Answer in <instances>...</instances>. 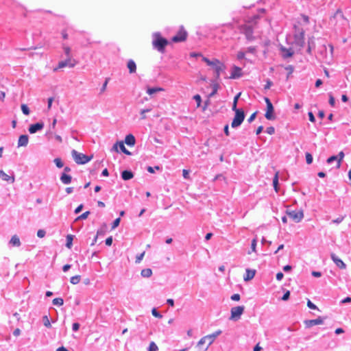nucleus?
<instances>
[{
    "label": "nucleus",
    "instance_id": "obj_1",
    "mask_svg": "<svg viewBox=\"0 0 351 351\" xmlns=\"http://www.w3.org/2000/svg\"><path fill=\"white\" fill-rule=\"evenodd\" d=\"M258 19V16L255 15L247 21H245L244 24L239 26L240 32L245 36L247 40H253L254 39L253 36V29L256 25Z\"/></svg>",
    "mask_w": 351,
    "mask_h": 351
},
{
    "label": "nucleus",
    "instance_id": "obj_2",
    "mask_svg": "<svg viewBox=\"0 0 351 351\" xmlns=\"http://www.w3.org/2000/svg\"><path fill=\"white\" fill-rule=\"evenodd\" d=\"M71 156L77 165H84L93 158V155L86 156L73 149L71 151Z\"/></svg>",
    "mask_w": 351,
    "mask_h": 351
},
{
    "label": "nucleus",
    "instance_id": "obj_3",
    "mask_svg": "<svg viewBox=\"0 0 351 351\" xmlns=\"http://www.w3.org/2000/svg\"><path fill=\"white\" fill-rule=\"evenodd\" d=\"M168 43V40L158 34L155 36V38L152 41V45L154 48L161 53L165 52V49Z\"/></svg>",
    "mask_w": 351,
    "mask_h": 351
},
{
    "label": "nucleus",
    "instance_id": "obj_4",
    "mask_svg": "<svg viewBox=\"0 0 351 351\" xmlns=\"http://www.w3.org/2000/svg\"><path fill=\"white\" fill-rule=\"evenodd\" d=\"M234 112L235 115L231 123L232 128H237L239 126L245 119L243 110H237Z\"/></svg>",
    "mask_w": 351,
    "mask_h": 351
},
{
    "label": "nucleus",
    "instance_id": "obj_5",
    "mask_svg": "<svg viewBox=\"0 0 351 351\" xmlns=\"http://www.w3.org/2000/svg\"><path fill=\"white\" fill-rule=\"evenodd\" d=\"M187 36H188L187 32L184 29L183 26H181L179 29V31L176 34V35H175L174 36L172 37L171 40L173 43L184 42L186 40Z\"/></svg>",
    "mask_w": 351,
    "mask_h": 351
},
{
    "label": "nucleus",
    "instance_id": "obj_6",
    "mask_svg": "<svg viewBox=\"0 0 351 351\" xmlns=\"http://www.w3.org/2000/svg\"><path fill=\"white\" fill-rule=\"evenodd\" d=\"M245 310V307L243 306H237L232 307L230 311V317L231 320H239L243 313Z\"/></svg>",
    "mask_w": 351,
    "mask_h": 351
},
{
    "label": "nucleus",
    "instance_id": "obj_7",
    "mask_svg": "<svg viewBox=\"0 0 351 351\" xmlns=\"http://www.w3.org/2000/svg\"><path fill=\"white\" fill-rule=\"evenodd\" d=\"M77 62L72 58H66L64 61L59 62L58 66L53 69V71H56L58 69L69 66L70 68L74 67L77 64Z\"/></svg>",
    "mask_w": 351,
    "mask_h": 351
},
{
    "label": "nucleus",
    "instance_id": "obj_8",
    "mask_svg": "<svg viewBox=\"0 0 351 351\" xmlns=\"http://www.w3.org/2000/svg\"><path fill=\"white\" fill-rule=\"evenodd\" d=\"M287 215L295 222H300L304 217L302 210H287Z\"/></svg>",
    "mask_w": 351,
    "mask_h": 351
},
{
    "label": "nucleus",
    "instance_id": "obj_9",
    "mask_svg": "<svg viewBox=\"0 0 351 351\" xmlns=\"http://www.w3.org/2000/svg\"><path fill=\"white\" fill-rule=\"evenodd\" d=\"M265 101L267 104V110L265 117L268 120H273L275 119V116L274 114V106L269 98L265 97Z\"/></svg>",
    "mask_w": 351,
    "mask_h": 351
},
{
    "label": "nucleus",
    "instance_id": "obj_10",
    "mask_svg": "<svg viewBox=\"0 0 351 351\" xmlns=\"http://www.w3.org/2000/svg\"><path fill=\"white\" fill-rule=\"evenodd\" d=\"M215 64L214 65H212L211 66L214 69L215 74H216V79L219 80L220 77V74L221 72L224 71L226 69V66L223 63H222L221 61H219L217 59V62H215Z\"/></svg>",
    "mask_w": 351,
    "mask_h": 351
},
{
    "label": "nucleus",
    "instance_id": "obj_11",
    "mask_svg": "<svg viewBox=\"0 0 351 351\" xmlns=\"http://www.w3.org/2000/svg\"><path fill=\"white\" fill-rule=\"evenodd\" d=\"M221 332V330H218L211 335H206L204 337H202L203 340H204L206 344L208 345V347H209L213 343L216 337L219 335H220Z\"/></svg>",
    "mask_w": 351,
    "mask_h": 351
},
{
    "label": "nucleus",
    "instance_id": "obj_12",
    "mask_svg": "<svg viewBox=\"0 0 351 351\" xmlns=\"http://www.w3.org/2000/svg\"><path fill=\"white\" fill-rule=\"evenodd\" d=\"M119 148L120 149V150L123 152L124 154H125L126 155H130L131 153L130 152H129L125 147L124 145V143L123 141H120V142H117L116 143L113 147H112V149L117 152H119Z\"/></svg>",
    "mask_w": 351,
    "mask_h": 351
},
{
    "label": "nucleus",
    "instance_id": "obj_13",
    "mask_svg": "<svg viewBox=\"0 0 351 351\" xmlns=\"http://www.w3.org/2000/svg\"><path fill=\"white\" fill-rule=\"evenodd\" d=\"M243 75L242 69L237 66H233L232 67V71L229 77L230 79H237L239 78Z\"/></svg>",
    "mask_w": 351,
    "mask_h": 351
},
{
    "label": "nucleus",
    "instance_id": "obj_14",
    "mask_svg": "<svg viewBox=\"0 0 351 351\" xmlns=\"http://www.w3.org/2000/svg\"><path fill=\"white\" fill-rule=\"evenodd\" d=\"M331 258L339 268H340L341 269H346V264L343 263V261L341 259H340L338 256H337L334 253L331 254Z\"/></svg>",
    "mask_w": 351,
    "mask_h": 351
},
{
    "label": "nucleus",
    "instance_id": "obj_15",
    "mask_svg": "<svg viewBox=\"0 0 351 351\" xmlns=\"http://www.w3.org/2000/svg\"><path fill=\"white\" fill-rule=\"evenodd\" d=\"M306 327H312L314 325H319L324 323V318L319 317L315 319L306 320L304 322Z\"/></svg>",
    "mask_w": 351,
    "mask_h": 351
},
{
    "label": "nucleus",
    "instance_id": "obj_16",
    "mask_svg": "<svg viewBox=\"0 0 351 351\" xmlns=\"http://www.w3.org/2000/svg\"><path fill=\"white\" fill-rule=\"evenodd\" d=\"M0 178L8 182L14 183L15 178L14 175H8L5 172H4L3 170H0Z\"/></svg>",
    "mask_w": 351,
    "mask_h": 351
},
{
    "label": "nucleus",
    "instance_id": "obj_17",
    "mask_svg": "<svg viewBox=\"0 0 351 351\" xmlns=\"http://www.w3.org/2000/svg\"><path fill=\"white\" fill-rule=\"evenodd\" d=\"M44 127V124L42 122L36 123L35 124H32L29 128V132L31 134H34L37 131L43 129Z\"/></svg>",
    "mask_w": 351,
    "mask_h": 351
},
{
    "label": "nucleus",
    "instance_id": "obj_18",
    "mask_svg": "<svg viewBox=\"0 0 351 351\" xmlns=\"http://www.w3.org/2000/svg\"><path fill=\"white\" fill-rule=\"evenodd\" d=\"M256 274V270L255 269H246L245 270V274L243 277V279L245 281H249L254 278V276Z\"/></svg>",
    "mask_w": 351,
    "mask_h": 351
},
{
    "label": "nucleus",
    "instance_id": "obj_19",
    "mask_svg": "<svg viewBox=\"0 0 351 351\" xmlns=\"http://www.w3.org/2000/svg\"><path fill=\"white\" fill-rule=\"evenodd\" d=\"M29 137L26 134L21 135L18 141L19 147H25L28 144Z\"/></svg>",
    "mask_w": 351,
    "mask_h": 351
},
{
    "label": "nucleus",
    "instance_id": "obj_20",
    "mask_svg": "<svg viewBox=\"0 0 351 351\" xmlns=\"http://www.w3.org/2000/svg\"><path fill=\"white\" fill-rule=\"evenodd\" d=\"M280 51L282 52V56L284 58H290L293 55V51L291 48L287 49L284 47H281Z\"/></svg>",
    "mask_w": 351,
    "mask_h": 351
},
{
    "label": "nucleus",
    "instance_id": "obj_21",
    "mask_svg": "<svg viewBox=\"0 0 351 351\" xmlns=\"http://www.w3.org/2000/svg\"><path fill=\"white\" fill-rule=\"evenodd\" d=\"M196 348L197 349V351H206L208 348V345L205 342L204 340H203V338H202L197 343L196 346Z\"/></svg>",
    "mask_w": 351,
    "mask_h": 351
},
{
    "label": "nucleus",
    "instance_id": "obj_22",
    "mask_svg": "<svg viewBox=\"0 0 351 351\" xmlns=\"http://www.w3.org/2000/svg\"><path fill=\"white\" fill-rule=\"evenodd\" d=\"M61 182L64 184H69L71 182L72 177L66 173H62L60 176Z\"/></svg>",
    "mask_w": 351,
    "mask_h": 351
},
{
    "label": "nucleus",
    "instance_id": "obj_23",
    "mask_svg": "<svg viewBox=\"0 0 351 351\" xmlns=\"http://www.w3.org/2000/svg\"><path fill=\"white\" fill-rule=\"evenodd\" d=\"M134 177V173L128 170H125L121 173V178L123 180H128L132 179Z\"/></svg>",
    "mask_w": 351,
    "mask_h": 351
},
{
    "label": "nucleus",
    "instance_id": "obj_24",
    "mask_svg": "<svg viewBox=\"0 0 351 351\" xmlns=\"http://www.w3.org/2000/svg\"><path fill=\"white\" fill-rule=\"evenodd\" d=\"M127 66L129 69L130 73H134L136 71V65L135 62L133 60H130L128 62Z\"/></svg>",
    "mask_w": 351,
    "mask_h": 351
},
{
    "label": "nucleus",
    "instance_id": "obj_25",
    "mask_svg": "<svg viewBox=\"0 0 351 351\" xmlns=\"http://www.w3.org/2000/svg\"><path fill=\"white\" fill-rule=\"evenodd\" d=\"M10 243L14 247H19L21 245L20 239L17 235H13L10 241Z\"/></svg>",
    "mask_w": 351,
    "mask_h": 351
},
{
    "label": "nucleus",
    "instance_id": "obj_26",
    "mask_svg": "<svg viewBox=\"0 0 351 351\" xmlns=\"http://www.w3.org/2000/svg\"><path fill=\"white\" fill-rule=\"evenodd\" d=\"M135 138L132 134H128L125 136V143L130 146H134L135 144Z\"/></svg>",
    "mask_w": 351,
    "mask_h": 351
},
{
    "label": "nucleus",
    "instance_id": "obj_27",
    "mask_svg": "<svg viewBox=\"0 0 351 351\" xmlns=\"http://www.w3.org/2000/svg\"><path fill=\"white\" fill-rule=\"evenodd\" d=\"M164 88H160V87H154V88H148L147 89V93L149 94V95H152L154 93H158V92H162V91H164Z\"/></svg>",
    "mask_w": 351,
    "mask_h": 351
},
{
    "label": "nucleus",
    "instance_id": "obj_28",
    "mask_svg": "<svg viewBox=\"0 0 351 351\" xmlns=\"http://www.w3.org/2000/svg\"><path fill=\"white\" fill-rule=\"evenodd\" d=\"M278 175H279V172L276 171V173H275V176L274 177V179H273V185H274V188L276 192H278V190H279V188H278Z\"/></svg>",
    "mask_w": 351,
    "mask_h": 351
},
{
    "label": "nucleus",
    "instance_id": "obj_29",
    "mask_svg": "<svg viewBox=\"0 0 351 351\" xmlns=\"http://www.w3.org/2000/svg\"><path fill=\"white\" fill-rule=\"evenodd\" d=\"M241 95V93H239L234 98V100H233V103H232V110L233 111H236L237 110H242L241 108H237V102H238V99L240 97Z\"/></svg>",
    "mask_w": 351,
    "mask_h": 351
},
{
    "label": "nucleus",
    "instance_id": "obj_30",
    "mask_svg": "<svg viewBox=\"0 0 351 351\" xmlns=\"http://www.w3.org/2000/svg\"><path fill=\"white\" fill-rule=\"evenodd\" d=\"M141 274L144 278H149L152 275V271L149 268L143 269L141 271Z\"/></svg>",
    "mask_w": 351,
    "mask_h": 351
},
{
    "label": "nucleus",
    "instance_id": "obj_31",
    "mask_svg": "<svg viewBox=\"0 0 351 351\" xmlns=\"http://www.w3.org/2000/svg\"><path fill=\"white\" fill-rule=\"evenodd\" d=\"M344 158V153L341 151L339 153L337 156V169L340 168L341 162Z\"/></svg>",
    "mask_w": 351,
    "mask_h": 351
},
{
    "label": "nucleus",
    "instance_id": "obj_32",
    "mask_svg": "<svg viewBox=\"0 0 351 351\" xmlns=\"http://www.w3.org/2000/svg\"><path fill=\"white\" fill-rule=\"evenodd\" d=\"M81 280V276L80 275H76L74 276H72L70 279V282L73 285H77L80 282Z\"/></svg>",
    "mask_w": 351,
    "mask_h": 351
},
{
    "label": "nucleus",
    "instance_id": "obj_33",
    "mask_svg": "<svg viewBox=\"0 0 351 351\" xmlns=\"http://www.w3.org/2000/svg\"><path fill=\"white\" fill-rule=\"evenodd\" d=\"M202 60L206 62L207 64V65L208 66H212V65H214L215 63V62H217V59H213L212 60H209L208 58H206V57H203L202 58Z\"/></svg>",
    "mask_w": 351,
    "mask_h": 351
},
{
    "label": "nucleus",
    "instance_id": "obj_34",
    "mask_svg": "<svg viewBox=\"0 0 351 351\" xmlns=\"http://www.w3.org/2000/svg\"><path fill=\"white\" fill-rule=\"evenodd\" d=\"M52 303L53 305L62 306L64 300L61 298H56L53 300Z\"/></svg>",
    "mask_w": 351,
    "mask_h": 351
},
{
    "label": "nucleus",
    "instance_id": "obj_35",
    "mask_svg": "<svg viewBox=\"0 0 351 351\" xmlns=\"http://www.w3.org/2000/svg\"><path fill=\"white\" fill-rule=\"evenodd\" d=\"M72 243H73V236L71 234L67 235L66 246L70 249L72 246Z\"/></svg>",
    "mask_w": 351,
    "mask_h": 351
},
{
    "label": "nucleus",
    "instance_id": "obj_36",
    "mask_svg": "<svg viewBox=\"0 0 351 351\" xmlns=\"http://www.w3.org/2000/svg\"><path fill=\"white\" fill-rule=\"evenodd\" d=\"M43 324L47 328H51V325L47 315H44L43 317Z\"/></svg>",
    "mask_w": 351,
    "mask_h": 351
},
{
    "label": "nucleus",
    "instance_id": "obj_37",
    "mask_svg": "<svg viewBox=\"0 0 351 351\" xmlns=\"http://www.w3.org/2000/svg\"><path fill=\"white\" fill-rule=\"evenodd\" d=\"M21 110L23 112V113L25 115H29V113H30V111H29V108L27 107V106L26 104H22L21 106Z\"/></svg>",
    "mask_w": 351,
    "mask_h": 351
},
{
    "label": "nucleus",
    "instance_id": "obj_38",
    "mask_svg": "<svg viewBox=\"0 0 351 351\" xmlns=\"http://www.w3.org/2000/svg\"><path fill=\"white\" fill-rule=\"evenodd\" d=\"M158 348L157 345L154 341L150 342L148 348V351H158Z\"/></svg>",
    "mask_w": 351,
    "mask_h": 351
},
{
    "label": "nucleus",
    "instance_id": "obj_39",
    "mask_svg": "<svg viewBox=\"0 0 351 351\" xmlns=\"http://www.w3.org/2000/svg\"><path fill=\"white\" fill-rule=\"evenodd\" d=\"M89 215H90V211H86V212L83 213L82 215H80V216H78L76 219V221L80 220V219H86L88 217Z\"/></svg>",
    "mask_w": 351,
    "mask_h": 351
},
{
    "label": "nucleus",
    "instance_id": "obj_40",
    "mask_svg": "<svg viewBox=\"0 0 351 351\" xmlns=\"http://www.w3.org/2000/svg\"><path fill=\"white\" fill-rule=\"evenodd\" d=\"M54 163L58 168H62L64 166V164L62 160L60 158H56L54 159Z\"/></svg>",
    "mask_w": 351,
    "mask_h": 351
},
{
    "label": "nucleus",
    "instance_id": "obj_41",
    "mask_svg": "<svg viewBox=\"0 0 351 351\" xmlns=\"http://www.w3.org/2000/svg\"><path fill=\"white\" fill-rule=\"evenodd\" d=\"M305 156H306V163L308 165L311 164L312 162H313V156H312V155L310 153L306 152Z\"/></svg>",
    "mask_w": 351,
    "mask_h": 351
},
{
    "label": "nucleus",
    "instance_id": "obj_42",
    "mask_svg": "<svg viewBox=\"0 0 351 351\" xmlns=\"http://www.w3.org/2000/svg\"><path fill=\"white\" fill-rule=\"evenodd\" d=\"M63 49L64 51V53L66 56V58H72L71 56V49L68 46H64L63 47Z\"/></svg>",
    "mask_w": 351,
    "mask_h": 351
},
{
    "label": "nucleus",
    "instance_id": "obj_43",
    "mask_svg": "<svg viewBox=\"0 0 351 351\" xmlns=\"http://www.w3.org/2000/svg\"><path fill=\"white\" fill-rule=\"evenodd\" d=\"M193 99L196 101L197 102V107H199L200 105H201V102H202V99H201V97L199 95H195L194 97H193Z\"/></svg>",
    "mask_w": 351,
    "mask_h": 351
},
{
    "label": "nucleus",
    "instance_id": "obj_44",
    "mask_svg": "<svg viewBox=\"0 0 351 351\" xmlns=\"http://www.w3.org/2000/svg\"><path fill=\"white\" fill-rule=\"evenodd\" d=\"M256 243H257V239L254 238V239H252V244H251V249H252V252H256Z\"/></svg>",
    "mask_w": 351,
    "mask_h": 351
},
{
    "label": "nucleus",
    "instance_id": "obj_45",
    "mask_svg": "<svg viewBox=\"0 0 351 351\" xmlns=\"http://www.w3.org/2000/svg\"><path fill=\"white\" fill-rule=\"evenodd\" d=\"M145 252H143L141 254H140L136 256V263H139L142 261V259L143 258V257L145 256Z\"/></svg>",
    "mask_w": 351,
    "mask_h": 351
},
{
    "label": "nucleus",
    "instance_id": "obj_46",
    "mask_svg": "<svg viewBox=\"0 0 351 351\" xmlns=\"http://www.w3.org/2000/svg\"><path fill=\"white\" fill-rule=\"evenodd\" d=\"M152 313L153 315V316H154L155 317H157V318H162V315L160 313H159L157 310L154 308L152 311Z\"/></svg>",
    "mask_w": 351,
    "mask_h": 351
},
{
    "label": "nucleus",
    "instance_id": "obj_47",
    "mask_svg": "<svg viewBox=\"0 0 351 351\" xmlns=\"http://www.w3.org/2000/svg\"><path fill=\"white\" fill-rule=\"evenodd\" d=\"M120 221H121L120 218H117V219L113 221V223H112V227H111L112 230H113V229H114V228H116L117 226H119V223H120Z\"/></svg>",
    "mask_w": 351,
    "mask_h": 351
},
{
    "label": "nucleus",
    "instance_id": "obj_48",
    "mask_svg": "<svg viewBox=\"0 0 351 351\" xmlns=\"http://www.w3.org/2000/svg\"><path fill=\"white\" fill-rule=\"evenodd\" d=\"M45 234H46V232L43 230V229H40L38 230L37 232V236L39 237V238H43L45 237Z\"/></svg>",
    "mask_w": 351,
    "mask_h": 351
},
{
    "label": "nucleus",
    "instance_id": "obj_49",
    "mask_svg": "<svg viewBox=\"0 0 351 351\" xmlns=\"http://www.w3.org/2000/svg\"><path fill=\"white\" fill-rule=\"evenodd\" d=\"M151 109H144L141 111V119H145L146 118L145 112H150Z\"/></svg>",
    "mask_w": 351,
    "mask_h": 351
},
{
    "label": "nucleus",
    "instance_id": "obj_50",
    "mask_svg": "<svg viewBox=\"0 0 351 351\" xmlns=\"http://www.w3.org/2000/svg\"><path fill=\"white\" fill-rule=\"evenodd\" d=\"M108 81H109V79L107 78L106 79L101 88V93H103L104 92H105L106 89V86H107V84L108 83Z\"/></svg>",
    "mask_w": 351,
    "mask_h": 351
},
{
    "label": "nucleus",
    "instance_id": "obj_51",
    "mask_svg": "<svg viewBox=\"0 0 351 351\" xmlns=\"http://www.w3.org/2000/svg\"><path fill=\"white\" fill-rule=\"evenodd\" d=\"M307 306L311 309H317V307L309 300L307 301Z\"/></svg>",
    "mask_w": 351,
    "mask_h": 351
},
{
    "label": "nucleus",
    "instance_id": "obj_52",
    "mask_svg": "<svg viewBox=\"0 0 351 351\" xmlns=\"http://www.w3.org/2000/svg\"><path fill=\"white\" fill-rule=\"evenodd\" d=\"M266 132H267L269 134L271 135V134H274V132H275V129H274V127L270 126V127H268V128H267Z\"/></svg>",
    "mask_w": 351,
    "mask_h": 351
},
{
    "label": "nucleus",
    "instance_id": "obj_53",
    "mask_svg": "<svg viewBox=\"0 0 351 351\" xmlns=\"http://www.w3.org/2000/svg\"><path fill=\"white\" fill-rule=\"evenodd\" d=\"M182 175H183V177L185 178V179H189V170H186V169H183L182 171Z\"/></svg>",
    "mask_w": 351,
    "mask_h": 351
},
{
    "label": "nucleus",
    "instance_id": "obj_54",
    "mask_svg": "<svg viewBox=\"0 0 351 351\" xmlns=\"http://www.w3.org/2000/svg\"><path fill=\"white\" fill-rule=\"evenodd\" d=\"M231 299L234 301H239L240 300V295L239 293L233 294L231 296Z\"/></svg>",
    "mask_w": 351,
    "mask_h": 351
},
{
    "label": "nucleus",
    "instance_id": "obj_55",
    "mask_svg": "<svg viewBox=\"0 0 351 351\" xmlns=\"http://www.w3.org/2000/svg\"><path fill=\"white\" fill-rule=\"evenodd\" d=\"M272 84H273L271 80H267V83H266V84L265 85V87H264L265 89V90L269 89L270 87L272 86Z\"/></svg>",
    "mask_w": 351,
    "mask_h": 351
},
{
    "label": "nucleus",
    "instance_id": "obj_56",
    "mask_svg": "<svg viewBox=\"0 0 351 351\" xmlns=\"http://www.w3.org/2000/svg\"><path fill=\"white\" fill-rule=\"evenodd\" d=\"M329 104L332 106H334L335 104V98H334V97L332 95H330V96H329Z\"/></svg>",
    "mask_w": 351,
    "mask_h": 351
},
{
    "label": "nucleus",
    "instance_id": "obj_57",
    "mask_svg": "<svg viewBox=\"0 0 351 351\" xmlns=\"http://www.w3.org/2000/svg\"><path fill=\"white\" fill-rule=\"evenodd\" d=\"M112 243V237H109L106 239V245L108 246H110Z\"/></svg>",
    "mask_w": 351,
    "mask_h": 351
},
{
    "label": "nucleus",
    "instance_id": "obj_58",
    "mask_svg": "<svg viewBox=\"0 0 351 351\" xmlns=\"http://www.w3.org/2000/svg\"><path fill=\"white\" fill-rule=\"evenodd\" d=\"M335 160H337V156H332L330 157H329L328 159H327V162L328 163H330Z\"/></svg>",
    "mask_w": 351,
    "mask_h": 351
},
{
    "label": "nucleus",
    "instance_id": "obj_59",
    "mask_svg": "<svg viewBox=\"0 0 351 351\" xmlns=\"http://www.w3.org/2000/svg\"><path fill=\"white\" fill-rule=\"evenodd\" d=\"M290 295V291H287L282 296V300H287Z\"/></svg>",
    "mask_w": 351,
    "mask_h": 351
},
{
    "label": "nucleus",
    "instance_id": "obj_60",
    "mask_svg": "<svg viewBox=\"0 0 351 351\" xmlns=\"http://www.w3.org/2000/svg\"><path fill=\"white\" fill-rule=\"evenodd\" d=\"M308 115L310 121H311V122H315V117H314V115H313L312 112H309L308 113Z\"/></svg>",
    "mask_w": 351,
    "mask_h": 351
},
{
    "label": "nucleus",
    "instance_id": "obj_61",
    "mask_svg": "<svg viewBox=\"0 0 351 351\" xmlns=\"http://www.w3.org/2000/svg\"><path fill=\"white\" fill-rule=\"evenodd\" d=\"M72 328H73V330L77 331L80 328V324L78 323H73Z\"/></svg>",
    "mask_w": 351,
    "mask_h": 351
},
{
    "label": "nucleus",
    "instance_id": "obj_62",
    "mask_svg": "<svg viewBox=\"0 0 351 351\" xmlns=\"http://www.w3.org/2000/svg\"><path fill=\"white\" fill-rule=\"evenodd\" d=\"M244 57H245V53H243L242 51L238 52V53H237L238 59L241 60V59L244 58Z\"/></svg>",
    "mask_w": 351,
    "mask_h": 351
},
{
    "label": "nucleus",
    "instance_id": "obj_63",
    "mask_svg": "<svg viewBox=\"0 0 351 351\" xmlns=\"http://www.w3.org/2000/svg\"><path fill=\"white\" fill-rule=\"evenodd\" d=\"M283 276H284V275L282 272H278L276 274V279L278 280H281L282 279Z\"/></svg>",
    "mask_w": 351,
    "mask_h": 351
},
{
    "label": "nucleus",
    "instance_id": "obj_64",
    "mask_svg": "<svg viewBox=\"0 0 351 351\" xmlns=\"http://www.w3.org/2000/svg\"><path fill=\"white\" fill-rule=\"evenodd\" d=\"M262 348L260 346V343H258L254 348L253 351H261Z\"/></svg>",
    "mask_w": 351,
    "mask_h": 351
}]
</instances>
